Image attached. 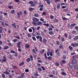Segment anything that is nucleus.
Listing matches in <instances>:
<instances>
[{"label": "nucleus", "mask_w": 78, "mask_h": 78, "mask_svg": "<svg viewBox=\"0 0 78 78\" xmlns=\"http://www.w3.org/2000/svg\"><path fill=\"white\" fill-rule=\"evenodd\" d=\"M15 11H14V10H12L11 11V13L12 14H14V13H15Z\"/></svg>", "instance_id": "obj_44"}, {"label": "nucleus", "mask_w": 78, "mask_h": 78, "mask_svg": "<svg viewBox=\"0 0 78 78\" xmlns=\"http://www.w3.org/2000/svg\"><path fill=\"white\" fill-rule=\"evenodd\" d=\"M50 52L49 51H48V52H47V55L48 56H50Z\"/></svg>", "instance_id": "obj_53"}, {"label": "nucleus", "mask_w": 78, "mask_h": 78, "mask_svg": "<svg viewBox=\"0 0 78 78\" xmlns=\"http://www.w3.org/2000/svg\"><path fill=\"white\" fill-rule=\"evenodd\" d=\"M30 58L31 61H32L33 60V55H30Z\"/></svg>", "instance_id": "obj_21"}, {"label": "nucleus", "mask_w": 78, "mask_h": 78, "mask_svg": "<svg viewBox=\"0 0 78 78\" xmlns=\"http://www.w3.org/2000/svg\"><path fill=\"white\" fill-rule=\"evenodd\" d=\"M32 30H33V33H34V31H35V27H31Z\"/></svg>", "instance_id": "obj_36"}, {"label": "nucleus", "mask_w": 78, "mask_h": 78, "mask_svg": "<svg viewBox=\"0 0 78 78\" xmlns=\"http://www.w3.org/2000/svg\"><path fill=\"white\" fill-rule=\"evenodd\" d=\"M9 46H11L12 47L13 46V44H11V43L9 42L8 43Z\"/></svg>", "instance_id": "obj_38"}, {"label": "nucleus", "mask_w": 78, "mask_h": 78, "mask_svg": "<svg viewBox=\"0 0 78 78\" xmlns=\"http://www.w3.org/2000/svg\"><path fill=\"white\" fill-rule=\"evenodd\" d=\"M3 73L5 74H7V75H9V73L7 72V71L4 72Z\"/></svg>", "instance_id": "obj_32"}, {"label": "nucleus", "mask_w": 78, "mask_h": 78, "mask_svg": "<svg viewBox=\"0 0 78 78\" xmlns=\"http://www.w3.org/2000/svg\"><path fill=\"white\" fill-rule=\"evenodd\" d=\"M32 51L33 53H34V54H36V52L35 51V50H34V49H33Z\"/></svg>", "instance_id": "obj_41"}, {"label": "nucleus", "mask_w": 78, "mask_h": 78, "mask_svg": "<svg viewBox=\"0 0 78 78\" xmlns=\"http://www.w3.org/2000/svg\"><path fill=\"white\" fill-rule=\"evenodd\" d=\"M6 59H3L2 60V61L3 62H6Z\"/></svg>", "instance_id": "obj_63"}, {"label": "nucleus", "mask_w": 78, "mask_h": 78, "mask_svg": "<svg viewBox=\"0 0 78 78\" xmlns=\"http://www.w3.org/2000/svg\"><path fill=\"white\" fill-rule=\"evenodd\" d=\"M9 48V46H6L4 47L3 49L4 50H7V49H8V48Z\"/></svg>", "instance_id": "obj_18"}, {"label": "nucleus", "mask_w": 78, "mask_h": 78, "mask_svg": "<svg viewBox=\"0 0 78 78\" xmlns=\"http://www.w3.org/2000/svg\"><path fill=\"white\" fill-rule=\"evenodd\" d=\"M8 8L10 9H13V6L9 5L8 6Z\"/></svg>", "instance_id": "obj_20"}, {"label": "nucleus", "mask_w": 78, "mask_h": 78, "mask_svg": "<svg viewBox=\"0 0 78 78\" xmlns=\"http://www.w3.org/2000/svg\"><path fill=\"white\" fill-rule=\"evenodd\" d=\"M9 58H10V59H12V56L11 55H9Z\"/></svg>", "instance_id": "obj_40"}, {"label": "nucleus", "mask_w": 78, "mask_h": 78, "mask_svg": "<svg viewBox=\"0 0 78 78\" xmlns=\"http://www.w3.org/2000/svg\"><path fill=\"white\" fill-rule=\"evenodd\" d=\"M45 14H46V12H43L42 13V15L43 16H45Z\"/></svg>", "instance_id": "obj_58"}, {"label": "nucleus", "mask_w": 78, "mask_h": 78, "mask_svg": "<svg viewBox=\"0 0 78 78\" xmlns=\"http://www.w3.org/2000/svg\"><path fill=\"white\" fill-rule=\"evenodd\" d=\"M57 9H59L60 8V4L58 3L57 4Z\"/></svg>", "instance_id": "obj_24"}, {"label": "nucleus", "mask_w": 78, "mask_h": 78, "mask_svg": "<svg viewBox=\"0 0 78 78\" xmlns=\"http://www.w3.org/2000/svg\"><path fill=\"white\" fill-rule=\"evenodd\" d=\"M24 14H25V15H27V12L26 10H24Z\"/></svg>", "instance_id": "obj_49"}, {"label": "nucleus", "mask_w": 78, "mask_h": 78, "mask_svg": "<svg viewBox=\"0 0 78 78\" xmlns=\"http://www.w3.org/2000/svg\"><path fill=\"white\" fill-rule=\"evenodd\" d=\"M38 8H44V5H41L38 6Z\"/></svg>", "instance_id": "obj_33"}, {"label": "nucleus", "mask_w": 78, "mask_h": 78, "mask_svg": "<svg viewBox=\"0 0 78 78\" xmlns=\"http://www.w3.org/2000/svg\"><path fill=\"white\" fill-rule=\"evenodd\" d=\"M38 70L40 72H41V71H42V69H41V68H38Z\"/></svg>", "instance_id": "obj_50"}, {"label": "nucleus", "mask_w": 78, "mask_h": 78, "mask_svg": "<svg viewBox=\"0 0 78 78\" xmlns=\"http://www.w3.org/2000/svg\"><path fill=\"white\" fill-rule=\"evenodd\" d=\"M39 21V19L36 18H34L33 19V22H32V23L33 25H35V26H37V23Z\"/></svg>", "instance_id": "obj_1"}, {"label": "nucleus", "mask_w": 78, "mask_h": 78, "mask_svg": "<svg viewBox=\"0 0 78 78\" xmlns=\"http://www.w3.org/2000/svg\"><path fill=\"white\" fill-rule=\"evenodd\" d=\"M22 11H20L18 13H17V14L18 16V17L19 18H20V15H22Z\"/></svg>", "instance_id": "obj_7"}, {"label": "nucleus", "mask_w": 78, "mask_h": 78, "mask_svg": "<svg viewBox=\"0 0 78 78\" xmlns=\"http://www.w3.org/2000/svg\"><path fill=\"white\" fill-rule=\"evenodd\" d=\"M25 47L26 48H29L30 47V45H29L28 44H26L25 45Z\"/></svg>", "instance_id": "obj_15"}, {"label": "nucleus", "mask_w": 78, "mask_h": 78, "mask_svg": "<svg viewBox=\"0 0 78 78\" xmlns=\"http://www.w3.org/2000/svg\"><path fill=\"white\" fill-rule=\"evenodd\" d=\"M75 25H76V24L75 23L71 24L70 26V28H71V29L72 28H73V27H74V26H75Z\"/></svg>", "instance_id": "obj_10"}, {"label": "nucleus", "mask_w": 78, "mask_h": 78, "mask_svg": "<svg viewBox=\"0 0 78 78\" xmlns=\"http://www.w3.org/2000/svg\"><path fill=\"white\" fill-rule=\"evenodd\" d=\"M50 17L51 19H54V16L52 15Z\"/></svg>", "instance_id": "obj_55"}, {"label": "nucleus", "mask_w": 78, "mask_h": 78, "mask_svg": "<svg viewBox=\"0 0 78 78\" xmlns=\"http://www.w3.org/2000/svg\"><path fill=\"white\" fill-rule=\"evenodd\" d=\"M76 33V31L75 30H73V31L72 32V34H75V33Z\"/></svg>", "instance_id": "obj_48"}, {"label": "nucleus", "mask_w": 78, "mask_h": 78, "mask_svg": "<svg viewBox=\"0 0 78 78\" xmlns=\"http://www.w3.org/2000/svg\"><path fill=\"white\" fill-rule=\"evenodd\" d=\"M41 51H42V52L41 51H40V52L41 54H42L44 53V51H45V50L43 49Z\"/></svg>", "instance_id": "obj_30"}, {"label": "nucleus", "mask_w": 78, "mask_h": 78, "mask_svg": "<svg viewBox=\"0 0 78 78\" xmlns=\"http://www.w3.org/2000/svg\"><path fill=\"white\" fill-rule=\"evenodd\" d=\"M43 25H45V26H46V27H48V26H49V25H48V24H46V23L44 24Z\"/></svg>", "instance_id": "obj_45"}, {"label": "nucleus", "mask_w": 78, "mask_h": 78, "mask_svg": "<svg viewBox=\"0 0 78 78\" xmlns=\"http://www.w3.org/2000/svg\"><path fill=\"white\" fill-rule=\"evenodd\" d=\"M29 31L30 32V33H31V32H32V30L30 28L29 29Z\"/></svg>", "instance_id": "obj_62"}, {"label": "nucleus", "mask_w": 78, "mask_h": 78, "mask_svg": "<svg viewBox=\"0 0 78 78\" xmlns=\"http://www.w3.org/2000/svg\"><path fill=\"white\" fill-rule=\"evenodd\" d=\"M34 16L36 17H39V15L37 13H35L34 14Z\"/></svg>", "instance_id": "obj_31"}, {"label": "nucleus", "mask_w": 78, "mask_h": 78, "mask_svg": "<svg viewBox=\"0 0 78 78\" xmlns=\"http://www.w3.org/2000/svg\"><path fill=\"white\" fill-rule=\"evenodd\" d=\"M65 63H66V61L64 60H62L61 62H60L61 65H63V64H65Z\"/></svg>", "instance_id": "obj_8"}, {"label": "nucleus", "mask_w": 78, "mask_h": 78, "mask_svg": "<svg viewBox=\"0 0 78 78\" xmlns=\"http://www.w3.org/2000/svg\"><path fill=\"white\" fill-rule=\"evenodd\" d=\"M55 64L57 66H59V65L58 62H56V63H55Z\"/></svg>", "instance_id": "obj_61"}, {"label": "nucleus", "mask_w": 78, "mask_h": 78, "mask_svg": "<svg viewBox=\"0 0 78 78\" xmlns=\"http://www.w3.org/2000/svg\"><path fill=\"white\" fill-rule=\"evenodd\" d=\"M22 44V42H21V41L19 42L18 43H17L18 48H20V44Z\"/></svg>", "instance_id": "obj_5"}, {"label": "nucleus", "mask_w": 78, "mask_h": 78, "mask_svg": "<svg viewBox=\"0 0 78 78\" xmlns=\"http://www.w3.org/2000/svg\"><path fill=\"white\" fill-rule=\"evenodd\" d=\"M62 58L63 59H66V57L65 55H63L62 57Z\"/></svg>", "instance_id": "obj_59"}, {"label": "nucleus", "mask_w": 78, "mask_h": 78, "mask_svg": "<svg viewBox=\"0 0 78 78\" xmlns=\"http://www.w3.org/2000/svg\"><path fill=\"white\" fill-rule=\"evenodd\" d=\"M62 48H63L62 44H60L59 46V48L60 49H62Z\"/></svg>", "instance_id": "obj_16"}, {"label": "nucleus", "mask_w": 78, "mask_h": 78, "mask_svg": "<svg viewBox=\"0 0 78 78\" xmlns=\"http://www.w3.org/2000/svg\"><path fill=\"white\" fill-rule=\"evenodd\" d=\"M31 61V59L30 58H28L26 59V61L27 62H29Z\"/></svg>", "instance_id": "obj_25"}, {"label": "nucleus", "mask_w": 78, "mask_h": 78, "mask_svg": "<svg viewBox=\"0 0 78 78\" xmlns=\"http://www.w3.org/2000/svg\"><path fill=\"white\" fill-rule=\"evenodd\" d=\"M55 53H56V56H60V53H59V49H57L55 50Z\"/></svg>", "instance_id": "obj_4"}, {"label": "nucleus", "mask_w": 78, "mask_h": 78, "mask_svg": "<svg viewBox=\"0 0 78 78\" xmlns=\"http://www.w3.org/2000/svg\"><path fill=\"white\" fill-rule=\"evenodd\" d=\"M38 62H39V63H41L42 62V60H37Z\"/></svg>", "instance_id": "obj_57"}, {"label": "nucleus", "mask_w": 78, "mask_h": 78, "mask_svg": "<svg viewBox=\"0 0 78 78\" xmlns=\"http://www.w3.org/2000/svg\"><path fill=\"white\" fill-rule=\"evenodd\" d=\"M32 38L33 41H36V39L35 37H32Z\"/></svg>", "instance_id": "obj_26"}, {"label": "nucleus", "mask_w": 78, "mask_h": 78, "mask_svg": "<svg viewBox=\"0 0 78 78\" xmlns=\"http://www.w3.org/2000/svg\"><path fill=\"white\" fill-rule=\"evenodd\" d=\"M12 67L13 68V69H17V67L15 66H12Z\"/></svg>", "instance_id": "obj_39"}, {"label": "nucleus", "mask_w": 78, "mask_h": 78, "mask_svg": "<svg viewBox=\"0 0 78 78\" xmlns=\"http://www.w3.org/2000/svg\"><path fill=\"white\" fill-rule=\"evenodd\" d=\"M1 25L3 27H5V24H4V22H2L1 23Z\"/></svg>", "instance_id": "obj_42"}, {"label": "nucleus", "mask_w": 78, "mask_h": 78, "mask_svg": "<svg viewBox=\"0 0 78 78\" xmlns=\"http://www.w3.org/2000/svg\"><path fill=\"white\" fill-rule=\"evenodd\" d=\"M75 28L76 30H77V31H78V27H75Z\"/></svg>", "instance_id": "obj_64"}, {"label": "nucleus", "mask_w": 78, "mask_h": 78, "mask_svg": "<svg viewBox=\"0 0 78 78\" xmlns=\"http://www.w3.org/2000/svg\"><path fill=\"white\" fill-rule=\"evenodd\" d=\"M2 78H5V74H4L3 73L2 74Z\"/></svg>", "instance_id": "obj_37"}, {"label": "nucleus", "mask_w": 78, "mask_h": 78, "mask_svg": "<svg viewBox=\"0 0 78 78\" xmlns=\"http://www.w3.org/2000/svg\"><path fill=\"white\" fill-rule=\"evenodd\" d=\"M12 26H13V27H14V28H16V23H14V24H12Z\"/></svg>", "instance_id": "obj_28"}, {"label": "nucleus", "mask_w": 78, "mask_h": 78, "mask_svg": "<svg viewBox=\"0 0 78 78\" xmlns=\"http://www.w3.org/2000/svg\"><path fill=\"white\" fill-rule=\"evenodd\" d=\"M74 67H75V69H78V65H75Z\"/></svg>", "instance_id": "obj_46"}, {"label": "nucleus", "mask_w": 78, "mask_h": 78, "mask_svg": "<svg viewBox=\"0 0 78 78\" xmlns=\"http://www.w3.org/2000/svg\"><path fill=\"white\" fill-rule=\"evenodd\" d=\"M36 37L37 39H39L40 42H42V38L41 36H36Z\"/></svg>", "instance_id": "obj_3"}, {"label": "nucleus", "mask_w": 78, "mask_h": 78, "mask_svg": "<svg viewBox=\"0 0 78 78\" xmlns=\"http://www.w3.org/2000/svg\"><path fill=\"white\" fill-rule=\"evenodd\" d=\"M45 2H46L48 5H50V3H51V2H50V0H45Z\"/></svg>", "instance_id": "obj_11"}, {"label": "nucleus", "mask_w": 78, "mask_h": 78, "mask_svg": "<svg viewBox=\"0 0 78 78\" xmlns=\"http://www.w3.org/2000/svg\"><path fill=\"white\" fill-rule=\"evenodd\" d=\"M29 9V10L30 11H33V10H34V8H30Z\"/></svg>", "instance_id": "obj_43"}, {"label": "nucleus", "mask_w": 78, "mask_h": 78, "mask_svg": "<svg viewBox=\"0 0 78 78\" xmlns=\"http://www.w3.org/2000/svg\"><path fill=\"white\" fill-rule=\"evenodd\" d=\"M49 77H51L53 78V77H54V76L53 75L50 74L49 75Z\"/></svg>", "instance_id": "obj_51"}, {"label": "nucleus", "mask_w": 78, "mask_h": 78, "mask_svg": "<svg viewBox=\"0 0 78 78\" xmlns=\"http://www.w3.org/2000/svg\"><path fill=\"white\" fill-rule=\"evenodd\" d=\"M3 28L0 27V33H2L3 31Z\"/></svg>", "instance_id": "obj_22"}, {"label": "nucleus", "mask_w": 78, "mask_h": 78, "mask_svg": "<svg viewBox=\"0 0 78 78\" xmlns=\"http://www.w3.org/2000/svg\"><path fill=\"white\" fill-rule=\"evenodd\" d=\"M42 25V22L41 21H39L37 23V25Z\"/></svg>", "instance_id": "obj_13"}, {"label": "nucleus", "mask_w": 78, "mask_h": 78, "mask_svg": "<svg viewBox=\"0 0 78 78\" xmlns=\"http://www.w3.org/2000/svg\"><path fill=\"white\" fill-rule=\"evenodd\" d=\"M52 58V57L51 56H49L48 57V59H49V60H51V59Z\"/></svg>", "instance_id": "obj_60"}, {"label": "nucleus", "mask_w": 78, "mask_h": 78, "mask_svg": "<svg viewBox=\"0 0 78 78\" xmlns=\"http://www.w3.org/2000/svg\"><path fill=\"white\" fill-rule=\"evenodd\" d=\"M43 9H44L43 8H40L39 9V10L40 11H43Z\"/></svg>", "instance_id": "obj_54"}, {"label": "nucleus", "mask_w": 78, "mask_h": 78, "mask_svg": "<svg viewBox=\"0 0 78 78\" xmlns=\"http://www.w3.org/2000/svg\"><path fill=\"white\" fill-rule=\"evenodd\" d=\"M73 64L71 63H69V69H72L73 67Z\"/></svg>", "instance_id": "obj_6"}, {"label": "nucleus", "mask_w": 78, "mask_h": 78, "mask_svg": "<svg viewBox=\"0 0 78 78\" xmlns=\"http://www.w3.org/2000/svg\"><path fill=\"white\" fill-rule=\"evenodd\" d=\"M34 3H35V4ZM28 3L30 4L31 6H36L35 4H37V2L36 1L33 2L32 1H30L28 2Z\"/></svg>", "instance_id": "obj_2"}, {"label": "nucleus", "mask_w": 78, "mask_h": 78, "mask_svg": "<svg viewBox=\"0 0 78 78\" xmlns=\"http://www.w3.org/2000/svg\"><path fill=\"white\" fill-rule=\"evenodd\" d=\"M43 42V43H46V42H47V40H46V39H44Z\"/></svg>", "instance_id": "obj_52"}, {"label": "nucleus", "mask_w": 78, "mask_h": 78, "mask_svg": "<svg viewBox=\"0 0 78 78\" xmlns=\"http://www.w3.org/2000/svg\"><path fill=\"white\" fill-rule=\"evenodd\" d=\"M56 44L57 45H59V44H60V43L59 42V41H56Z\"/></svg>", "instance_id": "obj_47"}, {"label": "nucleus", "mask_w": 78, "mask_h": 78, "mask_svg": "<svg viewBox=\"0 0 78 78\" xmlns=\"http://www.w3.org/2000/svg\"><path fill=\"white\" fill-rule=\"evenodd\" d=\"M24 64V62H22L21 63L19 64V66H22V65H23Z\"/></svg>", "instance_id": "obj_19"}, {"label": "nucleus", "mask_w": 78, "mask_h": 78, "mask_svg": "<svg viewBox=\"0 0 78 78\" xmlns=\"http://www.w3.org/2000/svg\"><path fill=\"white\" fill-rule=\"evenodd\" d=\"M34 76H39V74L37 73H35L34 74Z\"/></svg>", "instance_id": "obj_35"}, {"label": "nucleus", "mask_w": 78, "mask_h": 78, "mask_svg": "<svg viewBox=\"0 0 78 78\" xmlns=\"http://www.w3.org/2000/svg\"><path fill=\"white\" fill-rule=\"evenodd\" d=\"M74 41H76L78 39V35L75 36L74 38L73 39Z\"/></svg>", "instance_id": "obj_12"}, {"label": "nucleus", "mask_w": 78, "mask_h": 78, "mask_svg": "<svg viewBox=\"0 0 78 78\" xmlns=\"http://www.w3.org/2000/svg\"><path fill=\"white\" fill-rule=\"evenodd\" d=\"M49 34L50 35L54 34V32L53 31H50L49 32Z\"/></svg>", "instance_id": "obj_14"}, {"label": "nucleus", "mask_w": 78, "mask_h": 78, "mask_svg": "<svg viewBox=\"0 0 78 78\" xmlns=\"http://www.w3.org/2000/svg\"><path fill=\"white\" fill-rule=\"evenodd\" d=\"M17 39H15L14 40H13V42H14L15 43V42H17Z\"/></svg>", "instance_id": "obj_34"}, {"label": "nucleus", "mask_w": 78, "mask_h": 78, "mask_svg": "<svg viewBox=\"0 0 78 78\" xmlns=\"http://www.w3.org/2000/svg\"><path fill=\"white\" fill-rule=\"evenodd\" d=\"M14 55L16 56V57H17L18 56L17 53V52H15Z\"/></svg>", "instance_id": "obj_56"}, {"label": "nucleus", "mask_w": 78, "mask_h": 78, "mask_svg": "<svg viewBox=\"0 0 78 78\" xmlns=\"http://www.w3.org/2000/svg\"><path fill=\"white\" fill-rule=\"evenodd\" d=\"M73 58H78V55H76L73 56Z\"/></svg>", "instance_id": "obj_23"}, {"label": "nucleus", "mask_w": 78, "mask_h": 78, "mask_svg": "<svg viewBox=\"0 0 78 78\" xmlns=\"http://www.w3.org/2000/svg\"><path fill=\"white\" fill-rule=\"evenodd\" d=\"M61 41L62 42H64V41H65L64 38L63 37H61Z\"/></svg>", "instance_id": "obj_29"}, {"label": "nucleus", "mask_w": 78, "mask_h": 78, "mask_svg": "<svg viewBox=\"0 0 78 78\" xmlns=\"http://www.w3.org/2000/svg\"><path fill=\"white\" fill-rule=\"evenodd\" d=\"M75 58H73L72 62L73 64H76V60Z\"/></svg>", "instance_id": "obj_9"}, {"label": "nucleus", "mask_w": 78, "mask_h": 78, "mask_svg": "<svg viewBox=\"0 0 78 78\" xmlns=\"http://www.w3.org/2000/svg\"><path fill=\"white\" fill-rule=\"evenodd\" d=\"M69 49L70 51H72V50H73V48H72V47L70 46H69Z\"/></svg>", "instance_id": "obj_17"}, {"label": "nucleus", "mask_w": 78, "mask_h": 78, "mask_svg": "<svg viewBox=\"0 0 78 78\" xmlns=\"http://www.w3.org/2000/svg\"><path fill=\"white\" fill-rule=\"evenodd\" d=\"M61 74L62 75H63V76H65L66 75V73L64 72H62L61 73Z\"/></svg>", "instance_id": "obj_27"}]
</instances>
